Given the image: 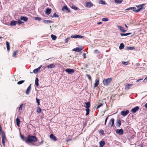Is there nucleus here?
Instances as JSON below:
<instances>
[{"mask_svg":"<svg viewBox=\"0 0 147 147\" xmlns=\"http://www.w3.org/2000/svg\"><path fill=\"white\" fill-rule=\"evenodd\" d=\"M43 142V140H42L41 142H40L38 145H40L42 144Z\"/></svg>","mask_w":147,"mask_h":147,"instance_id":"obj_56","label":"nucleus"},{"mask_svg":"<svg viewBox=\"0 0 147 147\" xmlns=\"http://www.w3.org/2000/svg\"><path fill=\"white\" fill-rule=\"evenodd\" d=\"M105 142L104 141H101L99 142V147H103L104 145L105 144Z\"/></svg>","mask_w":147,"mask_h":147,"instance_id":"obj_27","label":"nucleus"},{"mask_svg":"<svg viewBox=\"0 0 147 147\" xmlns=\"http://www.w3.org/2000/svg\"><path fill=\"white\" fill-rule=\"evenodd\" d=\"M65 71L69 74H73L75 72L74 69L70 68L67 69Z\"/></svg>","mask_w":147,"mask_h":147,"instance_id":"obj_4","label":"nucleus"},{"mask_svg":"<svg viewBox=\"0 0 147 147\" xmlns=\"http://www.w3.org/2000/svg\"><path fill=\"white\" fill-rule=\"evenodd\" d=\"M42 65L39 66L38 68L37 69H35L34 70L33 72L35 74H36L38 71L40 69Z\"/></svg>","mask_w":147,"mask_h":147,"instance_id":"obj_18","label":"nucleus"},{"mask_svg":"<svg viewBox=\"0 0 147 147\" xmlns=\"http://www.w3.org/2000/svg\"><path fill=\"white\" fill-rule=\"evenodd\" d=\"M59 17V15L56 14V13H53V16H51L52 18L54 17H56V18H58Z\"/></svg>","mask_w":147,"mask_h":147,"instance_id":"obj_35","label":"nucleus"},{"mask_svg":"<svg viewBox=\"0 0 147 147\" xmlns=\"http://www.w3.org/2000/svg\"><path fill=\"white\" fill-rule=\"evenodd\" d=\"M117 125L118 126V127H119L121 125V121L119 119L117 120Z\"/></svg>","mask_w":147,"mask_h":147,"instance_id":"obj_28","label":"nucleus"},{"mask_svg":"<svg viewBox=\"0 0 147 147\" xmlns=\"http://www.w3.org/2000/svg\"><path fill=\"white\" fill-rule=\"evenodd\" d=\"M51 37L52 38V39L54 40H55L57 38V36L53 34L51 35Z\"/></svg>","mask_w":147,"mask_h":147,"instance_id":"obj_30","label":"nucleus"},{"mask_svg":"<svg viewBox=\"0 0 147 147\" xmlns=\"http://www.w3.org/2000/svg\"><path fill=\"white\" fill-rule=\"evenodd\" d=\"M69 39V37H68L67 38L65 39V43H67L68 42V40Z\"/></svg>","mask_w":147,"mask_h":147,"instance_id":"obj_53","label":"nucleus"},{"mask_svg":"<svg viewBox=\"0 0 147 147\" xmlns=\"http://www.w3.org/2000/svg\"><path fill=\"white\" fill-rule=\"evenodd\" d=\"M124 25H125V27L127 28H128V27L127 26V25H126V24H125Z\"/></svg>","mask_w":147,"mask_h":147,"instance_id":"obj_64","label":"nucleus"},{"mask_svg":"<svg viewBox=\"0 0 147 147\" xmlns=\"http://www.w3.org/2000/svg\"><path fill=\"white\" fill-rule=\"evenodd\" d=\"M120 35L122 36H126L125 34L121 33Z\"/></svg>","mask_w":147,"mask_h":147,"instance_id":"obj_58","label":"nucleus"},{"mask_svg":"<svg viewBox=\"0 0 147 147\" xmlns=\"http://www.w3.org/2000/svg\"><path fill=\"white\" fill-rule=\"evenodd\" d=\"M17 51H15L13 54L12 56L13 57H15L16 55H17Z\"/></svg>","mask_w":147,"mask_h":147,"instance_id":"obj_41","label":"nucleus"},{"mask_svg":"<svg viewBox=\"0 0 147 147\" xmlns=\"http://www.w3.org/2000/svg\"><path fill=\"white\" fill-rule=\"evenodd\" d=\"M55 65L53 63H52L50 65H48L47 66V67L49 68H54L55 67Z\"/></svg>","mask_w":147,"mask_h":147,"instance_id":"obj_24","label":"nucleus"},{"mask_svg":"<svg viewBox=\"0 0 147 147\" xmlns=\"http://www.w3.org/2000/svg\"><path fill=\"white\" fill-rule=\"evenodd\" d=\"M114 119L113 118H112L110 121L108 125H110L111 127H112L113 126L114 124Z\"/></svg>","mask_w":147,"mask_h":147,"instance_id":"obj_8","label":"nucleus"},{"mask_svg":"<svg viewBox=\"0 0 147 147\" xmlns=\"http://www.w3.org/2000/svg\"><path fill=\"white\" fill-rule=\"evenodd\" d=\"M35 19L36 20H41V18H40L39 17H36L35 18Z\"/></svg>","mask_w":147,"mask_h":147,"instance_id":"obj_54","label":"nucleus"},{"mask_svg":"<svg viewBox=\"0 0 147 147\" xmlns=\"http://www.w3.org/2000/svg\"><path fill=\"white\" fill-rule=\"evenodd\" d=\"M38 78H36L35 81V85L37 86H38Z\"/></svg>","mask_w":147,"mask_h":147,"instance_id":"obj_32","label":"nucleus"},{"mask_svg":"<svg viewBox=\"0 0 147 147\" xmlns=\"http://www.w3.org/2000/svg\"><path fill=\"white\" fill-rule=\"evenodd\" d=\"M51 12V9L50 8H47L45 11V13L47 15L50 14Z\"/></svg>","mask_w":147,"mask_h":147,"instance_id":"obj_13","label":"nucleus"},{"mask_svg":"<svg viewBox=\"0 0 147 147\" xmlns=\"http://www.w3.org/2000/svg\"><path fill=\"white\" fill-rule=\"evenodd\" d=\"M144 81H147V76L144 79Z\"/></svg>","mask_w":147,"mask_h":147,"instance_id":"obj_60","label":"nucleus"},{"mask_svg":"<svg viewBox=\"0 0 147 147\" xmlns=\"http://www.w3.org/2000/svg\"><path fill=\"white\" fill-rule=\"evenodd\" d=\"M85 104L86 105V106L85 107L86 108V109H88L90 107V102L88 101L87 102H86L85 103Z\"/></svg>","mask_w":147,"mask_h":147,"instance_id":"obj_19","label":"nucleus"},{"mask_svg":"<svg viewBox=\"0 0 147 147\" xmlns=\"http://www.w3.org/2000/svg\"><path fill=\"white\" fill-rule=\"evenodd\" d=\"M86 76L89 79L90 82L92 81V79L91 76L89 74H86Z\"/></svg>","mask_w":147,"mask_h":147,"instance_id":"obj_37","label":"nucleus"},{"mask_svg":"<svg viewBox=\"0 0 147 147\" xmlns=\"http://www.w3.org/2000/svg\"><path fill=\"white\" fill-rule=\"evenodd\" d=\"M132 86V84H126L125 86V89H129L130 88V87L131 86Z\"/></svg>","mask_w":147,"mask_h":147,"instance_id":"obj_22","label":"nucleus"},{"mask_svg":"<svg viewBox=\"0 0 147 147\" xmlns=\"http://www.w3.org/2000/svg\"><path fill=\"white\" fill-rule=\"evenodd\" d=\"M103 105L102 104H100L98 105L97 107V108H96V109H98L100 107H101V106H102Z\"/></svg>","mask_w":147,"mask_h":147,"instance_id":"obj_49","label":"nucleus"},{"mask_svg":"<svg viewBox=\"0 0 147 147\" xmlns=\"http://www.w3.org/2000/svg\"><path fill=\"white\" fill-rule=\"evenodd\" d=\"M24 81H25L24 80H23L20 81L18 82L17 84H22L24 82Z\"/></svg>","mask_w":147,"mask_h":147,"instance_id":"obj_40","label":"nucleus"},{"mask_svg":"<svg viewBox=\"0 0 147 147\" xmlns=\"http://www.w3.org/2000/svg\"><path fill=\"white\" fill-rule=\"evenodd\" d=\"M131 33H126L125 34V36H126L128 35H129Z\"/></svg>","mask_w":147,"mask_h":147,"instance_id":"obj_57","label":"nucleus"},{"mask_svg":"<svg viewBox=\"0 0 147 147\" xmlns=\"http://www.w3.org/2000/svg\"><path fill=\"white\" fill-rule=\"evenodd\" d=\"M84 58H86V54L85 53H84Z\"/></svg>","mask_w":147,"mask_h":147,"instance_id":"obj_63","label":"nucleus"},{"mask_svg":"<svg viewBox=\"0 0 147 147\" xmlns=\"http://www.w3.org/2000/svg\"><path fill=\"white\" fill-rule=\"evenodd\" d=\"M23 104H22L20 105V107L18 108V111H20L22 110V109Z\"/></svg>","mask_w":147,"mask_h":147,"instance_id":"obj_36","label":"nucleus"},{"mask_svg":"<svg viewBox=\"0 0 147 147\" xmlns=\"http://www.w3.org/2000/svg\"><path fill=\"white\" fill-rule=\"evenodd\" d=\"M5 140H2V143L4 146H5Z\"/></svg>","mask_w":147,"mask_h":147,"instance_id":"obj_51","label":"nucleus"},{"mask_svg":"<svg viewBox=\"0 0 147 147\" xmlns=\"http://www.w3.org/2000/svg\"><path fill=\"white\" fill-rule=\"evenodd\" d=\"M132 9L133 11L135 12V13H137L138 12V11H137V9H136V8L135 7H131L128 8L126 10H129L130 9Z\"/></svg>","mask_w":147,"mask_h":147,"instance_id":"obj_9","label":"nucleus"},{"mask_svg":"<svg viewBox=\"0 0 147 147\" xmlns=\"http://www.w3.org/2000/svg\"><path fill=\"white\" fill-rule=\"evenodd\" d=\"M20 136L22 139L25 141V140H26L27 138L25 137L23 135H22L21 134H20Z\"/></svg>","mask_w":147,"mask_h":147,"instance_id":"obj_33","label":"nucleus"},{"mask_svg":"<svg viewBox=\"0 0 147 147\" xmlns=\"http://www.w3.org/2000/svg\"><path fill=\"white\" fill-rule=\"evenodd\" d=\"M71 8L75 10H77L78 9V8L76 6H72Z\"/></svg>","mask_w":147,"mask_h":147,"instance_id":"obj_47","label":"nucleus"},{"mask_svg":"<svg viewBox=\"0 0 147 147\" xmlns=\"http://www.w3.org/2000/svg\"><path fill=\"white\" fill-rule=\"evenodd\" d=\"M31 84L30 85L26 91V94H29L30 93L31 89Z\"/></svg>","mask_w":147,"mask_h":147,"instance_id":"obj_12","label":"nucleus"},{"mask_svg":"<svg viewBox=\"0 0 147 147\" xmlns=\"http://www.w3.org/2000/svg\"><path fill=\"white\" fill-rule=\"evenodd\" d=\"M16 125L17 126H19L20 124V120L19 118H17L16 119Z\"/></svg>","mask_w":147,"mask_h":147,"instance_id":"obj_23","label":"nucleus"},{"mask_svg":"<svg viewBox=\"0 0 147 147\" xmlns=\"http://www.w3.org/2000/svg\"><path fill=\"white\" fill-rule=\"evenodd\" d=\"M36 137L34 136L28 135L27 138L25 142L26 143L30 142L32 143L33 142H36L37 140Z\"/></svg>","mask_w":147,"mask_h":147,"instance_id":"obj_1","label":"nucleus"},{"mask_svg":"<svg viewBox=\"0 0 147 147\" xmlns=\"http://www.w3.org/2000/svg\"><path fill=\"white\" fill-rule=\"evenodd\" d=\"M109 117V116H108L105 119V125H106V123L107 121V120L108 118V117Z\"/></svg>","mask_w":147,"mask_h":147,"instance_id":"obj_48","label":"nucleus"},{"mask_svg":"<svg viewBox=\"0 0 147 147\" xmlns=\"http://www.w3.org/2000/svg\"><path fill=\"white\" fill-rule=\"evenodd\" d=\"M36 102L37 103V105H39L40 104V100L39 99H38L37 98H36Z\"/></svg>","mask_w":147,"mask_h":147,"instance_id":"obj_46","label":"nucleus"},{"mask_svg":"<svg viewBox=\"0 0 147 147\" xmlns=\"http://www.w3.org/2000/svg\"><path fill=\"white\" fill-rule=\"evenodd\" d=\"M145 5V4H143L141 5H136V6L138 8L137 9V11L139 12L142 9H144L145 8L144 7V6Z\"/></svg>","mask_w":147,"mask_h":147,"instance_id":"obj_3","label":"nucleus"},{"mask_svg":"<svg viewBox=\"0 0 147 147\" xmlns=\"http://www.w3.org/2000/svg\"><path fill=\"white\" fill-rule=\"evenodd\" d=\"M128 63V62H125V61H123L122 62V63L125 65H127V64Z\"/></svg>","mask_w":147,"mask_h":147,"instance_id":"obj_50","label":"nucleus"},{"mask_svg":"<svg viewBox=\"0 0 147 147\" xmlns=\"http://www.w3.org/2000/svg\"><path fill=\"white\" fill-rule=\"evenodd\" d=\"M50 138L52 140H54L55 141L57 140V139L56 137L54 136L53 134H51L50 135Z\"/></svg>","mask_w":147,"mask_h":147,"instance_id":"obj_14","label":"nucleus"},{"mask_svg":"<svg viewBox=\"0 0 147 147\" xmlns=\"http://www.w3.org/2000/svg\"><path fill=\"white\" fill-rule=\"evenodd\" d=\"M99 84V80L98 79H96L95 80L94 84V87H96Z\"/></svg>","mask_w":147,"mask_h":147,"instance_id":"obj_15","label":"nucleus"},{"mask_svg":"<svg viewBox=\"0 0 147 147\" xmlns=\"http://www.w3.org/2000/svg\"><path fill=\"white\" fill-rule=\"evenodd\" d=\"M17 23H18L19 24H20L24 23V22H22L21 20H19L17 22Z\"/></svg>","mask_w":147,"mask_h":147,"instance_id":"obj_43","label":"nucleus"},{"mask_svg":"<svg viewBox=\"0 0 147 147\" xmlns=\"http://www.w3.org/2000/svg\"><path fill=\"white\" fill-rule=\"evenodd\" d=\"M94 53H98L99 54L100 53V51H98L97 49H96L94 50Z\"/></svg>","mask_w":147,"mask_h":147,"instance_id":"obj_45","label":"nucleus"},{"mask_svg":"<svg viewBox=\"0 0 147 147\" xmlns=\"http://www.w3.org/2000/svg\"><path fill=\"white\" fill-rule=\"evenodd\" d=\"M129 113V111L127 110L125 111H122L121 112V115L125 116L127 115Z\"/></svg>","mask_w":147,"mask_h":147,"instance_id":"obj_7","label":"nucleus"},{"mask_svg":"<svg viewBox=\"0 0 147 147\" xmlns=\"http://www.w3.org/2000/svg\"><path fill=\"white\" fill-rule=\"evenodd\" d=\"M99 132L102 135H103L104 134V131L102 129L100 130V131H99Z\"/></svg>","mask_w":147,"mask_h":147,"instance_id":"obj_44","label":"nucleus"},{"mask_svg":"<svg viewBox=\"0 0 147 147\" xmlns=\"http://www.w3.org/2000/svg\"><path fill=\"white\" fill-rule=\"evenodd\" d=\"M6 45L7 46V48L8 51H9L10 50V44L9 43L8 41H7L6 42Z\"/></svg>","mask_w":147,"mask_h":147,"instance_id":"obj_26","label":"nucleus"},{"mask_svg":"<svg viewBox=\"0 0 147 147\" xmlns=\"http://www.w3.org/2000/svg\"><path fill=\"white\" fill-rule=\"evenodd\" d=\"M83 49V47L80 48V47H77L72 49L73 51H75L77 52H80Z\"/></svg>","mask_w":147,"mask_h":147,"instance_id":"obj_11","label":"nucleus"},{"mask_svg":"<svg viewBox=\"0 0 147 147\" xmlns=\"http://www.w3.org/2000/svg\"><path fill=\"white\" fill-rule=\"evenodd\" d=\"M66 10L67 11V12L69 13L70 11L69 8H68L67 6H63L62 8V10L63 11Z\"/></svg>","mask_w":147,"mask_h":147,"instance_id":"obj_16","label":"nucleus"},{"mask_svg":"<svg viewBox=\"0 0 147 147\" xmlns=\"http://www.w3.org/2000/svg\"><path fill=\"white\" fill-rule=\"evenodd\" d=\"M102 22H98L97 23V24L98 25H99V24H102Z\"/></svg>","mask_w":147,"mask_h":147,"instance_id":"obj_61","label":"nucleus"},{"mask_svg":"<svg viewBox=\"0 0 147 147\" xmlns=\"http://www.w3.org/2000/svg\"><path fill=\"white\" fill-rule=\"evenodd\" d=\"M139 109V107L138 106H136L133 108L131 111V112L134 113H136Z\"/></svg>","mask_w":147,"mask_h":147,"instance_id":"obj_10","label":"nucleus"},{"mask_svg":"<svg viewBox=\"0 0 147 147\" xmlns=\"http://www.w3.org/2000/svg\"><path fill=\"white\" fill-rule=\"evenodd\" d=\"M43 22L45 23H52L53 22L52 21H51L50 20H44L43 21Z\"/></svg>","mask_w":147,"mask_h":147,"instance_id":"obj_34","label":"nucleus"},{"mask_svg":"<svg viewBox=\"0 0 147 147\" xmlns=\"http://www.w3.org/2000/svg\"><path fill=\"white\" fill-rule=\"evenodd\" d=\"M116 133L119 135H122L123 134V131L122 129H117L116 131Z\"/></svg>","mask_w":147,"mask_h":147,"instance_id":"obj_5","label":"nucleus"},{"mask_svg":"<svg viewBox=\"0 0 147 147\" xmlns=\"http://www.w3.org/2000/svg\"><path fill=\"white\" fill-rule=\"evenodd\" d=\"M112 81V78H111L104 79L103 81V84L105 86H108L111 83Z\"/></svg>","mask_w":147,"mask_h":147,"instance_id":"obj_2","label":"nucleus"},{"mask_svg":"<svg viewBox=\"0 0 147 147\" xmlns=\"http://www.w3.org/2000/svg\"><path fill=\"white\" fill-rule=\"evenodd\" d=\"M17 23V21H11L10 22V25L12 26H15L16 24Z\"/></svg>","mask_w":147,"mask_h":147,"instance_id":"obj_21","label":"nucleus"},{"mask_svg":"<svg viewBox=\"0 0 147 147\" xmlns=\"http://www.w3.org/2000/svg\"><path fill=\"white\" fill-rule=\"evenodd\" d=\"M100 3L102 4H104L105 3L104 1H102V0L100 1Z\"/></svg>","mask_w":147,"mask_h":147,"instance_id":"obj_55","label":"nucleus"},{"mask_svg":"<svg viewBox=\"0 0 147 147\" xmlns=\"http://www.w3.org/2000/svg\"><path fill=\"white\" fill-rule=\"evenodd\" d=\"M84 36H81L77 34H75L72 35L71 36V38H84Z\"/></svg>","mask_w":147,"mask_h":147,"instance_id":"obj_6","label":"nucleus"},{"mask_svg":"<svg viewBox=\"0 0 147 147\" xmlns=\"http://www.w3.org/2000/svg\"><path fill=\"white\" fill-rule=\"evenodd\" d=\"M108 19L107 18H103L102 19V20L103 21H108Z\"/></svg>","mask_w":147,"mask_h":147,"instance_id":"obj_42","label":"nucleus"},{"mask_svg":"<svg viewBox=\"0 0 147 147\" xmlns=\"http://www.w3.org/2000/svg\"><path fill=\"white\" fill-rule=\"evenodd\" d=\"M124 44L122 43H121L120 44V45L119 47V49H122L124 48Z\"/></svg>","mask_w":147,"mask_h":147,"instance_id":"obj_29","label":"nucleus"},{"mask_svg":"<svg viewBox=\"0 0 147 147\" xmlns=\"http://www.w3.org/2000/svg\"><path fill=\"white\" fill-rule=\"evenodd\" d=\"M143 80L142 79H140L138 80H137L136 82H139L140 80Z\"/></svg>","mask_w":147,"mask_h":147,"instance_id":"obj_59","label":"nucleus"},{"mask_svg":"<svg viewBox=\"0 0 147 147\" xmlns=\"http://www.w3.org/2000/svg\"><path fill=\"white\" fill-rule=\"evenodd\" d=\"M20 20H23L24 21L26 22L28 20V18L26 17L21 16L20 18Z\"/></svg>","mask_w":147,"mask_h":147,"instance_id":"obj_20","label":"nucleus"},{"mask_svg":"<svg viewBox=\"0 0 147 147\" xmlns=\"http://www.w3.org/2000/svg\"><path fill=\"white\" fill-rule=\"evenodd\" d=\"M117 27L122 32H125L126 31V30H125L123 27L120 26H118Z\"/></svg>","mask_w":147,"mask_h":147,"instance_id":"obj_25","label":"nucleus"},{"mask_svg":"<svg viewBox=\"0 0 147 147\" xmlns=\"http://www.w3.org/2000/svg\"><path fill=\"white\" fill-rule=\"evenodd\" d=\"M86 115H88L89 113L90 109L89 108L86 109Z\"/></svg>","mask_w":147,"mask_h":147,"instance_id":"obj_38","label":"nucleus"},{"mask_svg":"<svg viewBox=\"0 0 147 147\" xmlns=\"http://www.w3.org/2000/svg\"><path fill=\"white\" fill-rule=\"evenodd\" d=\"M144 106H145V107L146 108H147V103H146L145 105Z\"/></svg>","mask_w":147,"mask_h":147,"instance_id":"obj_62","label":"nucleus"},{"mask_svg":"<svg viewBox=\"0 0 147 147\" xmlns=\"http://www.w3.org/2000/svg\"><path fill=\"white\" fill-rule=\"evenodd\" d=\"M115 2L117 3H120L122 1V0H115Z\"/></svg>","mask_w":147,"mask_h":147,"instance_id":"obj_39","label":"nucleus"},{"mask_svg":"<svg viewBox=\"0 0 147 147\" xmlns=\"http://www.w3.org/2000/svg\"><path fill=\"white\" fill-rule=\"evenodd\" d=\"M86 6L88 7H90L93 6V4L90 2H87L86 3Z\"/></svg>","mask_w":147,"mask_h":147,"instance_id":"obj_17","label":"nucleus"},{"mask_svg":"<svg viewBox=\"0 0 147 147\" xmlns=\"http://www.w3.org/2000/svg\"><path fill=\"white\" fill-rule=\"evenodd\" d=\"M127 49H128V50H132L134 49V48L133 47H127Z\"/></svg>","mask_w":147,"mask_h":147,"instance_id":"obj_52","label":"nucleus"},{"mask_svg":"<svg viewBox=\"0 0 147 147\" xmlns=\"http://www.w3.org/2000/svg\"><path fill=\"white\" fill-rule=\"evenodd\" d=\"M41 109L39 107H38L36 109V112L38 113H40L41 112Z\"/></svg>","mask_w":147,"mask_h":147,"instance_id":"obj_31","label":"nucleus"}]
</instances>
